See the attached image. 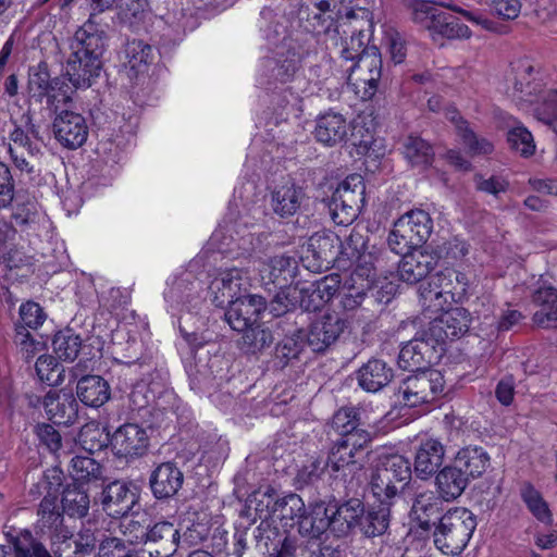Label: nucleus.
Here are the masks:
<instances>
[{
	"label": "nucleus",
	"mask_w": 557,
	"mask_h": 557,
	"mask_svg": "<svg viewBox=\"0 0 557 557\" xmlns=\"http://www.w3.org/2000/svg\"><path fill=\"white\" fill-rule=\"evenodd\" d=\"M108 35L103 27L84 23L71 40L65 76L75 89L88 88L100 76Z\"/></svg>",
	"instance_id": "obj_1"
},
{
	"label": "nucleus",
	"mask_w": 557,
	"mask_h": 557,
	"mask_svg": "<svg viewBox=\"0 0 557 557\" xmlns=\"http://www.w3.org/2000/svg\"><path fill=\"white\" fill-rule=\"evenodd\" d=\"M314 8L319 11L313 15L317 25L320 27L319 32L330 35L332 25L336 18L341 17L345 11L349 9L347 0H315Z\"/></svg>",
	"instance_id": "obj_45"
},
{
	"label": "nucleus",
	"mask_w": 557,
	"mask_h": 557,
	"mask_svg": "<svg viewBox=\"0 0 557 557\" xmlns=\"http://www.w3.org/2000/svg\"><path fill=\"white\" fill-rule=\"evenodd\" d=\"M72 473L77 481H96L102 478L103 468L89 456H74L71 460Z\"/></svg>",
	"instance_id": "obj_57"
},
{
	"label": "nucleus",
	"mask_w": 557,
	"mask_h": 557,
	"mask_svg": "<svg viewBox=\"0 0 557 557\" xmlns=\"http://www.w3.org/2000/svg\"><path fill=\"white\" fill-rule=\"evenodd\" d=\"M326 472L330 473L329 463L324 458L317 457L298 470L295 484L297 488L315 485Z\"/></svg>",
	"instance_id": "obj_54"
},
{
	"label": "nucleus",
	"mask_w": 557,
	"mask_h": 557,
	"mask_svg": "<svg viewBox=\"0 0 557 557\" xmlns=\"http://www.w3.org/2000/svg\"><path fill=\"white\" fill-rule=\"evenodd\" d=\"M18 315L20 321L15 323L14 329L24 326L26 330H37L47 319L44 308L33 300H28L20 306Z\"/></svg>",
	"instance_id": "obj_60"
},
{
	"label": "nucleus",
	"mask_w": 557,
	"mask_h": 557,
	"mask_svg": "<svg viewBox=\"0 0 557 557\" xmlns=\"http://www.w3.org/2000/svg\"><path fill=\"white\" fill-rule=\"evenodd\" d=\"M122 65L131 79L147 73L154 60L152 47L141 39L127 40L119 53Z\"/></svg>",
	"instance_id": "obj_27"
},
{
	"label": "nucleus",
	"mask_w": 557,
	"mask_h": 557,
	"mask_svg": "<svg viewBox=\"0 0 557 557\" xmlns=\"http://www.w3.org/2000/svg\"><path fill=\"white\" fill-rule=\"evenodd\" d=\"M471 314L462 308L456 307L444 311L434 318L428 326V335L440 345L444 351V345L448 339L453 341L466 334L470 327Z\"/></svg>",
	"instance_id": "obj_15"
},
{
	"label": "nucleus",
	"mask_w": 557,
	"mask_h": 557,
	"mask_svg": "<svg viewBox=\"0 0 557 557\" xmlns=\"http://www.w3.org/2000/svg\"><path fill=\"white\" fill-rule=\"evenodd\" d=\"M348 327V317L326 312L313 320L307 331L302 330V336L313 352L324 354L341 339Z\"/></svg>",
	"instance_id": "obj_12"
},
{
	"label": "nucleus",
	"mask_w": 557,
	"mask_h": 557,
	"mask_svg": "<svg viewBox=\"0 0 557 557\" xmlns=\"http://www.w3.org/2000/svg\"><path fill=\"white\" fill-rule=\"evenodd\" d=\"M368 235L362 231L352 228L349 236L343 243L341 240V256L351 262H360L368 249Z\"/></svg>",
	"instance_id": "obj_55"
},
{
	"label": "nucleus",
	"mask_w": 557,
	"mask_h": 557,
	"mask_svg": "<svg viewBox=\"0 0 557 557\" xmlns=\"http://www.w3.org/2000/svg\"><path fill=\"white\" fill-rule=\"evenodd\" d=\"M377 504L364 506L359 498L351 497L341 504L338 517L339 531L346 535L356 531L368 539L384 535L391 523V502L376 500Z\"/></svg>",
	"instance_id": "obj_3"
},
{
	"label": "nucleus",
	"mask_w": 557,
	"mask_h": 557,
	"mask_svg": "<svg viewBox=\"0 0 557 557\" xmlns=\"http://www.w3.org/2000/svg\"><path fill=\"white\" fill-rule=\"evenodd\" d=\"M16 228L4 218H0V262L9 269L20 268L25 262V256L9 245L15 239Z\"/></svg>",
	"instance_id": "obj_46"
},
{
	"label": "nucleus",
	"mask_w": 557,
	"mask_h": 557,
	"mask_svg": "<svg viewBox=\"0 0 557 557\" xmlns=\"http://www.w3.org/2000/svg\"><path fill=\"white\" fill-rule=\"evenodd\" d=\"M50 421L59 425H72L78 418V403L72 394L49 391L41 400Z\"/></svg>",
	"instance_id": "obj_30"
},
{
	"label": "nucleus",
	"mask_w": 557,
	"mask_h": 557,
	"mask_svg": "<svg viewBox=\"0 0 557 557\" xmlns=\"http://www.w3.org/2000/svg\"><path fill=\"white\" fill-rule=\"evenodd\" d=\"M37 516V527L52 540L53 548L62 545L71 548L69 541L73 537V532L64 525L65 513L55 497L44 496L38 505Z\"/></svg>",
	"instance_id": "obj_13"
},
{
	"label": "nucleus",
	"mask_w": 557,
	"mask_h": 557,
	"mask_svg": "<svg viewBox=\"0 0 557 557\" xmlns=\"http://www.w3.org/2000/svg\"><path fill=\"white\" fill-rule=\"evenodd\" d=\"M393 376V369L381 359H370L357 371L359 386L370 393L381 391L392 381Z\"/></svg>",
	"instance_id": "obj_38"
},
{
	"label": "nucleus",
	"mask_w": 557,
	"mask_h": 557,
	"mask_svg": "<svg viewBox=\"0 0 557 557\" xmlns=\"http://www.w3.org/2000/svg\"><path fill=\"white\" fill-rule=\"evenodd\" d=\"M433 231V220L422 209L410 210L394 223L387 237L388 248L395 253H406L421 248Z\"/></svg>",
	"instance_id": "obj_7"
},
{
	"label": "nucleus",
	"mask_w": 557,
	"mask_h": 557,
	"mask_svg": "<svg viewBox=\"0 0 557 557\" xmlns=\"http://www.w3.org/2000/svg\"><path fill=\"white\" fill-rule=\"evenodd\" d=\"M305 199L304 189L295 183H286L277 186L271 193L270 206L272 211L280 218L295 215Z\"/></svg>",
	"instance_id": "obj_36"
},
{
	"label": "nucleus",
	"mask_w": 557,
	"mask_h": 557,
	"mask_svg": "<svg viewBox=\"0 0 557 557\" xmlns=\"http://www.w3.org/2000/svg\"><path fill=\"white\" fill-rule=\"evenodd\" d=\"M52 346L60 360L74 361L82 348V338L72 329H64L55 333Z\"/></svg>",
	"instance_id": "obj_49"
},
{
	"label": "nucleus",
	"mask_w": 557,
	"mask_h": 557,
	"mask_svg": "<svg viewBox=\"0 0 557 557\" xmlns=\"http://www.w3.org/2000/svg\"><path fill=\"white\" fill-rule=\"evenodd\" d=\"M62 512L70 519H84L90 509V496L81 484H67L61 496Z\"/></svg>",
	"instance_id": "obj_40"
},
{
	"label": "nucleus",
	"mask_w": 557,
	"mask_h": 557,
	"mask_svg": "<svg viewBox=\"0 0 557 557\" xmlns=\"http://www.w3.org/2000/svg\"><path fill=\"white\" fill-rule=\"evenodd\" d=\"M509 147L522 157H530L535 151V144L531 132L523 125H517L507 133Z\"/></svg>",
	"instance_id": "obj_59"
},
{
	"label": "nucleus",
	"mask_w": 557,
	"mask_h": 557,
	"mask_svg": "<svg viewBox=\"0 0 557 557\" xmlns=\"http://www.w3.org/2000/svg\"><path fill=\"white\" fill-rule=\"evenodd\" d=\"M257 26L263 34V37L271 44L277 42L284 33V26L276 21V15L270 8H263L260 11Z\"/></svg>",
	"instance_id": "obj_62"
},
{
	"label": "nucleus",
	"mask_w": 557,
	"mask_h": 557,
	"mask_svg": "<svg viewBox=\"0 0 557 557\" xmlns=\"http://www.w3.org/2000/svg\"><path fill=\"white\" fill-rule=\"evenodd\" d=\"M180 530L170 521H159L148 528L145 544L154 548L156 557H170L178 547Z\"/></svg>",
	"instance_id": "obj_31"
},
{
	"label": "nucleus",
	"mask_w": 557,
	"mask_h": 557,
	"mask_svg": "<svg viewBox=\"0 0 557 557\" xmlns=\"http://www.w3.org/2000/svg\"><path fill=\"white\" fill-rule=\"evenodd\" d=\"M339 510L341 505H315L309 515L305 512L298 521V532L301 536H307L313 541L319 540L327 530L336 536L346 535V533L339 531Z\"/></svg>",
	"instance_id": "obj_16"
},
{
	"label": "nucleus",
	"mask_w": 557,
	"mask_h": 557,
	"mask_svg": "<svg viewBox=\"0 0 557 557\" xmlns=\"http://www.w3.org/2000/svg\"><path fill=\"white\" fill-rule=\"evenodd\" d=\"M373 26V15L368 9L349 8L341 17L336 18L329 36L335 38L336 35L350 33L351 36L369 38Z\"/></svg>",
	"instance_id": "obj_32"
},
{
	"label": "nucleus",
	"mask_w": 557,
	"mask_h": 557,
	"mask_svg": "<svg viewBox=\"0 0 557 557\" xmlns=\"http://www.w3.org/2000/svg\"><path fill=\"white\" fill-rule=\"evenodd\" d=\"M28 95L36 102L47 100L48 109L57 112L59 104L72 101L73 90L63 76L51 77L47 62H39L28 69Z\"/></svg>",
	"instance_id": "obj_10"
},
{
	"label": "nucleus",
	"mask_w": 557,
	"mask_h": 557,
	"mask_svg": "<svg viewBox=\"0 0 557 557\" xmlns=\"http://www.w3.org/2000/svg\"><path fill=\"white\" fill-rule=\"evenodd\" d=\"M180 332L190 349L195 363L189 367L188 375L190 379V386L193 389H202L205 386L210 385L215 375L212 370L215 360L208 359L207 363L202 362V358L198 357V351L206 345H209L211 338L206 336L205 333L188 332L180 325Z\"/></svg>",
	"instance_id": "obj_21"
},
{
	"label": "nucleus",
	"mask_w": 557,
	"mask_h": 557,
	"mask_svg": "<svg viewBox=\"0 0 557 557\" xmlns=\"http://www.w3.org/2000/svg\"><path fill=\"white\" fill-rule=\"evenodd\" d=\"M13 128L9 133L8 152L10 158L18 160L17 152L25 150L30 158H38L41 154L39 141H42L40 129L34 123L33 116L25 113L21 116L20 122L12 121ZM20 161H23L20 159Z\"/></svg>",
	"instance_id": "obj_20"
},
{
	"label": "nucleus",
	"mask_w": 557,
	"mask_h": 557,
	"mask_svg": "<svg viewBox=\"0 0 557 557\" xmlns=\"http://www.w3.org/2000/svg\"><path fill=\"white\" fill-rule=\"evenodd\" d=\"M371 440L369 432H361L332 442L325 458L330 467V476L342 478L345 482L346 478L350 476L346 485L348 491H355L361 483L366 462L364 450Z\"/></svg>",
	"instance_id": "obj_2"
},
{
	"label": "nucleus",
	"mask_w": 557,
	"mask_h": 557,
	"mask_svg": "<svg viewBox=\"0 0 557 557\" xmlns=\"http://www.w3.org/2000/svg\"><path fill=\"white\" fill-rule=\"evenodd\" d=\"M14 557H53L30 532L25 531L13 543Z\"/></svg>",
	"instance_id": "obj_58"
},
{
	"label": "nucleus",
	"mask_w": 557,
	"mask_h": 557,
	"mask_svg": "<svg viewBox=\"0 0 557 557\" xmlns=\"http://www.w3.org/2000/svg\"><path fill=\"white\" fill-rule=\"evenodd\" d=\"M136 503V494L123 481H113L101 492L102 509L112 518L126 516Z\"/></svg>",
	"instance_id": "obj_28"
},
{
	"label": "nucleus",
	"mask_w": 557,
	"mask_h": 557,
	"mask_svg": "<svg viewBox=\"0 0 557 557\" xmlns=\"http://www.w3.org/2000/svg\"><path fill=\"white\" fill-rule=\"evenodd\" d=\"M475 515L465 507H454L441 516L433 531V542L445 555L457 556L467 547L476 528Z\"/></svg>",
	"instance_id": "obj_5"
},
{
	"label": "nucleus",
	"mask_w": 557,
	"mask_h": 557,
	"mask_svg": "<svg viewBox=\"0 0 557 557\" xmlns=\"http://www.w3.org/2000/svg\"><path fill=\"white\" fill-rule=\"evenodd\" d=\"M341 238L333 232H317L308 240L307 259L315 261L317 269H329L342 259Z\"/></svg>",
	"instance_id": "obj_26"
},
{
	"label": "nucleus",
	"mask_w": 557,
	"mask_h": 557,
	"mask_svg": "<svg viewBox=\"0 0 557 557\" xmlns=\"http://www.w3.org/2000/svg\"><path fill=\"white\" fill-rule=\"evenodd\" d=\"M76 395L84 405L98 408L110 399L111 388L99 375H84L77 382Z\"/></svg>",
	"instance_id": "obj_39"
},
{
	"label": "nucleus",
	"mask_w": 557,
	"mask_h": 557,
	"mask_svg": "<svg viewBox=\"0 0 557 557\" xmlns=\"http://www.w3.org/2000/svg\"><path fill=\"white\" fill-rule=\"evenodd\" d=\"M412 475L410 461L401 455L380 459L371 474L369 488L375 500L395 504Z\"/></svg>",
	"instance_id": "obj_6"
},
{
	"label": "nucleus",
	"mask_w": 557,
	"mask_h": 557,
	"mask_svg": "<svg viewBox=\"0 0 557 557\" xmlns=\"http://www.w3.org/2000/svg\"><path fill=\"white\" fill-rule=\"evenodd\" d=\"M14 331V344L18 347L20 354L26 362L44 350L45 344L36 341L24 326H17Z\"/></svg>",
	"instance_id": "obj_61"
},
{
	"label": "nucleus",
	"mask_w": 557,
	"mask_h": 557,
	"mask_svg": "<svg viewBox=\"0 0 557 557\" xmlns=\"http://www.w3.org/2000/svg\"><path fill=\"white\" fill-rule=\"evenodd\" d=\"M444 457L445 447L438 440L421 441L414 453L413 472L416 476L423 481L433 478L442 468Z\"/></svg>",
	"instance_id": "obj_25"
},
{
	"label": "nucleus",
	"mask_w": 557,
	"mask_h": 557,
	"mask_svg": "<svg viewBox=\"0 0 557 557\" xmlns=\"http://www.w3.org/2000/svg\"><path fill=\"white\" fill-rule=\"evenodd\" d=\"M444 387V376L438 370L416 371L413 375L400 382L394 394L395 401L403 407H418L437 399L443 394Z\"/></svg>",
	"instance_id": "obj_9"
},
{
	"label": "nucleus",
	"mask_w": 557,
	"mask_h": 557,
	"mask_svg": "<svg viewBox=\"0 0 557 557\" xmlns=\"http://www.w3.org/2000/svg\"><path fill=\"white\" fill-rule=\"evenodd\" d=\"M397 255L401 256L398 263V276L408 284H416L425 278L440 261V257L434 251L420 250L419 248Z\"/></svg>",
	"instance_id": "obj_23"
},
{
	"label": "nucleus",
	"mask_w": 557,
	"mask_h": 557,
	"mask_svg": "<svg viewBox=\"0 0 557 557\" xmlns=\"http://www.w3.org/2000/svg\"><path fill=\"white\" fill-rule=\"evenodd\" d=\"M306 345L302 330L286 336L275 347L274 366L284 369L292 360L298 359Z\"/></svg>",
	"instance_id": "obj_47"
},
{
	"label": "nucleus",
	"mask_w": 557,
	"mask_h": 557,
	"mask_svg": "<svg viewBox=\"0 0 557 557\" xmlns=\"http://www.w3.org/2000/svg\"><path fill=\"white\" fill-rule=\"evenodd\" d=\"M468 480L460 473V471L453 465H445L434 475V485L441 496L446 503L457 500L469 486Z\"/></svg>",
	"instance_id": "obj_37"
},
{
	"label": "nucleus",
	"mask_w": 557,
	"mask_h": 557,
	"mask_svg": "<svg viewBox=\"0 0 557 557\" xmlns=\"http://www.w3.org/2000/svg\"><path fill=\"white\" fill-rule=\"evenodd\" d=\"M532 301L539 309L533 313V322L539 326L537 315L549 312L550 308L557 302V288L545 282L540 285L532 294Z\"/></svg>",
	"instance_id": "obj_64"
},
{
	"label": "nucleus",
	"mask_w": 557,
	"mask_h": 557,
	"mask_svg": "<svg viewBox=\"0 0 557 557\" xmlns=\"http://www.w3.org/2000/svg\"><path fill=\"white\" fill-rule=\"evenodd\" d=\"M346 35L347 34L337 35L341 40L339 54L345 61L355 63L370 47L368 45L369 38L351 35L348 38Z\"/></svg>",
	"instance_id": "obj_63"
},
{
	"label": "nucleus",
	"mask_w": 557,
	"mask_h": 557,
	"mask_svg": "<svg viewBox=\"0 0 557 557\" xmlns=\"http://www.w3.org/2000/svg\"><path fill=\"white\" fill-rule=\"evenodd\" d=\"M364 195L366 185L361 175L352 174L346 177L330 199L329 210L332 220L337 225L351 224L366 202Z\"/></svg>",
	"instance_id": "obj_11"
},
{
	"label": "nucleus",
	"mask_w": 557,
	"mask_h": 557,
	"mask_svg": "<svg viewBox=\"0 0 557 557\" xmlns=\"http://www.w3.org/2000/svg\"><path fill=\"white\" fill-rule=\"evenodd\" d=\"M240 349L246 354H257L269 347L273 342L272 332L262 327L259 323L242 331Z\"/></svg>",
	"instance_id": "obj_51"
},
{
	"label": "nucleus",
	"mask_w": 557,
	"mask_h": 557,
	"mask_svg": "<svg viewBox=\"0 0 557 557\" xmlns=\"http://www.w3.org/2000/svg\"><path fill=\"white\" fill-rule=\"evenodd\" d=\"M300 67V55L294 49H281L262 62V75L267 84L287 83Z\"/></svg>",
	"instance_id": "obj_24"
},
{
	"label": "nucleus",
	"mask_w": 557,
	"mask_h": 557,
	"mask_svg": "<svg viewBox=\"0 0 557 557\" xmlns=\"http://www.w3.org/2000/svg\"><path fill=\"white\" fill-rule=\"evenodd\" d=\"M469 483L481 478L490 466V455L476 445L460 448L450 460Z\"/></svg>",
	"instance_id": "obj_33"
},
{
	"label": "nucleus",
	"mask_w": 557,
	"mask_h": 557,
	"mask_svg": "<svg viewBox=\"0 0 557 557\" xmlns=\"http://www.w3.org/2000/svg\"><path fill=\"white\" fill-rule=\"evenodd\" d=\"M519 493L522 502L536 520L544 524L553 523V516L547 502L531 482H522Z\"/></svg>",
	"instance_id": "obj_42"
},
{
	"label": "nucleus",
	"mask_w": 557,
	"mask_h": 557,
	"mask_svg": "<svg viewBox=\"0 0 557 557\" xmlns=\"http://www.w3.org/2000/svg\"><path fill=\"white\" fill-rule=\"evenodd\" d=\"M297 272L298 262L295 258L274 256L263 265L261 278L264 284H272L274 288H286L292 286Z\"/></svg>",
	"instance_id": "obj_34"
},
{
	"label": "nucleus",
	"mask_w": 557,
	"mask_h": 557,
	"mask_svg": "<svg viewBox=\"0 0 557 557\" xmlns=\"http://www.w3.org/2000/svg\"><path fill=\"white\" fill-rule=\"evenodd\" d=\"M63 480L64 473L60 468H50L46 470L40 480L30 487L29 494L34 497L44 495L55 497L58 499L59 491L63 485Z\"/></svg>",
	"instance_id": "obj_53"
},
{
	"label": "nucleus",
	"mask_w": 557,
	"mask_h": 557,
	"mask_svg": "<svg viewBox=\"0 0 557 557\" xmlns=\"http://www.w3.org/2000/svg\"><path fill=\"white\" fill-rule=\"evenodd\" d=\"M442 354L440 345L428 335L426 329L419 337L412 338L401 347L398 366L407 371L426 370Z\"/></svg>",
	"instance_id": "obj_14"
},
{
	"label": "nucleus",
	"mask_w": 557,
	"mask_h": 557,
	"mask_svg": "<svg viewBox=\"0 0 557 557\" xmlns=\"http://www.w3.org/2000/svg\"><path fill=\"white\" fill-rule=\"evenodd\" d=\"M149 448L146 430L136 423L119 426L111 436V449L115 457L127 461L145 456Z\"/></svg>",
	"instance_id": "obj_19"
},
{
	"label": "nucleus",
	"mask_w": 557,
	"mask_h": 557,
	"mask_svg": "<svg viewBox=\"0 0 557 557\" xmlns=\"http://www.w3.org/2000/svg\"><path fill=\"white\" fill-rule=\"evenodd\" d=\"M412 11V20L422 27L432 30L448 39H467L471 36L469 27L460 23L459 18L440 11L434 5L449 9L462 14L467 20L479 23L471 12L462 10L448 2H436L435 0H409Z\"/></svg>",
	"instance_id": "obj_4"
},
{
	"label": "nucleus",
	"mask_w": 557,
	"mask_h": 557,
	"mask_svg": "<svg viewBox=\"0 0 557 557\" xmlns=\"http://www.w3.org/2000/svg\"><path fill=\"white\" fill-rule=\"evenodd\" d=\"M468 286L465 273L453 268L440 270L430 277L428 288L421 292L423 306L434 312L444 311L451 302H459L466 297Z\"/></svg>",
	"instance_id": "obj_8"
},
{
	"label": "nucleus",
	"mask_w": 557,
	"mask_h": 557,
	"mask_svg": "<svg viewBox=\"0 0 557 557\" xmlns=\"http://www.w3.org/2000/svg\"><path fill=\"white\" fill-rule=\"evenodd\" d=\"M184 484V473L173 461L153 466L149 473L148 486L154 499L169 503L174 499Z\"/></svg>",
	"instance_id": "obj_18"
},
{
	"label": "nucleus",
	"mask_w": 557,
	"mask_h": 557,
	"mask_svg": "<svg viewBox=\"0 0 557 557\" xmlns=\"http://www.w3.org/2000/svg\"><path fill=\"white\" fill-rule=\"evenodd\" d=\"M450 120L455 123L458 135L471 153L488 154L493 151V145L485 138L478 137L473 131L469 128L468 122L459 116L457 112L453 113Z\"/></svg>",
	"instance_id": "obj_50"
},
{
	"label": "nucleus",
	"mask_w": 557,
	"mask_h": 557,
	"mask_svg": "<svg viewBox=\"0 0 557 557\" xmlns=\"http://www.w3.org/2000/svg\"><path fill=\"white\" fill-rule=\"evenodd\" d=\"M268 308V301L260 295L237 297L224 312V320L234 331H243L258 323L260 314Z\"/></svg>",
	"instance_id": "obj_22"
},
{
	"label": "nucleus",
	"mask_w": 557,
	"mask_h": 557,
	"mask_svg": "<svg viewBox=\"0 0 557 557\" xmlns=\"http://www.w3.org/2000/svg\"><path fill=\"white\" fill-rule=\"evenodd\" d=\"M52 122V132L55 140L66 149L82 147L88 137V125L85 117L71 110H57Z\"/></svg>",
	"instance_id": "obj_17"
},
{
	"label": "nucleus",
	"mask_w": 557,
	"mask_h": 557,
	"mask_svg": "<svg viewBox=\"0 0 557 557\" xmlns=\"http://www.w3.org/2000/svg\"><path fill=\"white\" fill-rule=\"evenodd\" d=\"M359 412L355 407H343L332 417L331 428L338 433V437H345L354 433L368 432L360 428Z\"/></svg>",
	"instance_id": "obj_52"
},
{
	"label": "nucleus",
	"mask_w": 557,
	"mask_h": 557,
	"mask_svg": "<svg viewBox=\"0 0 557 557\" xmlns=\"http://www.w3.org/2000/svg\"><path fill=\"white\" fill-rule=\"evenodd\" d=\"M398 150L411 168L421 171L432 166L435 160L433 145L416 133L403 136L399 140Z\"/></svg>",
	"instance_id": "obj_29"
},
{
	"label": "nucleus",
	"mask_w": 557,
	"mask_h": 557,
	"mask_svg": "<svg viewBox=\"0 0 557 557\" xmlns=\"http://www.w3.org/2000/svg\"><path fill=\"white\" fill-rule=\"evenodd\" d=\"M35 369L39 380L49 386H57L64 380V368L53 356L41 355L38 357Z\"/></svg>",
	"instance_id": "obj_56"
},
{
	"label": "nucleus",
	"mask_w": 557,
	"mask_h": 557,
	"mask_svg": "<svg viewBox=\"0 0 557 557\" xmlns=\"http://www.w3.org/2000/svg\"><path fill=\"white\" fill-rule=\"evenodd\" d=\"M348 134L346 119L336 112H326L317 119L314 138L325 145L335 146L343 143Z\"/></svg>",
	"instance_id": "obj_35"
},
{
	"label": "nucleus",
	"mask_w": 557,
	"mask_h": 557,
	"mask_svg": "<svg viewBox=\"0 0 557 557\" xmlns=\"http://www.w3.org/2000/svg\"><path fill=\"white\" fill-rule=\"evenodd\" d=\"M111 436L98 422L91 421L81 428L77 442L85 451L95 454L111 446Z\"/></svg>",
	"instance_id": "obj_44"
},
{
	"label": "nucleus",
	"mask_w": 557,
	"mask_h": 557,
	"mask_svg": "<svg viewBox=\"0 0 557 557\" xmlns=\"http://www.w3.org/2000/svg\"><path fill=\"white\" fill-rule=\"evenodd\" d=\"M443 503L446 502L437 492V488L435 491L424 490L416 494L411 510L420 521L422 529L429 530L431 528L430 518L438 517L443 510Z\"/></svg>",
	"instance_id": "obj_41"
},
{
	"label": "nucleus",
	"mask_w": 557,
	"mask_h": 557,
	"mask_svg": "<svg viewBox=\"0 0 557 557\" xmlns=\"http://www.w3.org/2000/svg\"><path fill=\"white\" fill-rule=\"evenodd\" d=\"M273 506L274 518L284 521L285 527H293V521L295 519H297V522L300 521L306 512L305 503L297 494H288L282 498L277 497Z\"/></svg>",
	"instance_id": "obj_48"
},
{
	"label": "nucleus",
	"mask_w": 557,
	"mask_h": 557,
	"mask_svg": "<svg viewBox=\"0 0 557 557\" xmlns=\"http://www.w3.org/2000/svg\"><path fill=\"white\" fill-rule=\"evenodd\" d=\"M11 218L22 232L36 231L40 221L38 202L30 197L17 196Z\"/></svg>",
	"instance_id": "obj_43"
}]
</instances>
